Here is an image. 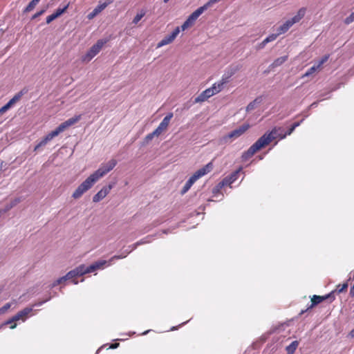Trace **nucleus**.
<instances>
[{
	"label": "nucleus",
	"mask_w": 354,
	"mask_h": 354,
	"mask_svg": "<svg viewBox=\"0 0 354 354\" xmlns=\"http://www.w3.org/2000/svg\"><path fill=\"white\" fill-rule=\"evenodd\" d=\"M268 145L267 139L259 138L247 151H244L241 156L243 160H248L257 151L261 148Z\"/></svg>",
	"instance_id": "obj_3"
},
{
	"label": "nucleus",
	"mask_w": 354,
	"mask_h": 354,
	"mask_svg": "<svg viewBox=\"0 0 354 354\" xmlns=\"http://www.w3.org/2000/svg\"><path fill=\"white\" fill-rule=\"evenodd\" d=\"M107 42L106 39H99L96 44L92 46L88 52L86 54V57L89 58V59H92L94 56H95L102 49L103 46Z\"/></svg>",
	"instance_id": "obj_8"
},
{
	"label": "nucleus",
	"mask_w": 354,
	"mask_h": 354,
	"mask_svg": "<svg viewBox=\"0 0 354 354\" xmlns=\"http://www.w3.org/2000/svg\"><path fill=\"white\" fill-rule=\"evenodd\" d=\"M204 12V8L201 6L194 12H193L185 21L189 22V25L192 26L194 24L195 21L198 19V17Z\"/></svg>",
	"instance_id": "obj_12"
},
{
	"label": "nucleus",
	"mask_w": 354,
	"mask_h": 354,
	"mask_svg": "<svg viewBox=\"0 0 354 354\" xmlns=\"http://www.w3.org/2000/svg\"><path fill=\"white\" fill-rule=\"evenodd\" d=\"M292 26V24L289 21H286L284 24H283L281 26H280L278 29L277 32L279 35L283 34L286 32L288 30V29Z\"/></svg>",
	"instance_id": "obj_21"
},
{
	"label": "nucleus",
	"mask_w": 354,
	"mask_h": 354,
	"mask_svg": "<svg viewBox=\"0 0 354 354\" xmlns=\"http://www.w3.org/2000/svg\"><path fill=\"white\" fill-rule=\"evenodd\" d=\"M146 10L144 9H142L139 13H138V15H140L142 18L145 15Z\"/></svg>",
	"instance_id": "obj_58"
},
{
	"label": "nucleus",
	"mask_w": 354,
	"mask_h": 354,
	"mask_svg": "<svg viewBox=\"0 0 354 354\" xmlns=\"http://www.w3.org/2000/svg\"><path fill=\"white\" fill-rule=\"evenodd\" d=\"M304 121V119H302L301 120H300L299 122H296L295 123H293L291 126L293 127V128H296L297 127H299L301 123Z\"/></svg>",
	"instance_id": "obj_55"
},
{
	"label": "nucleus",
	"mask_w": 354,
	"mask_h": 354,
	"mask_svg": "<svg viewBox=\"0 0 354 354\" xmlns=\"http://www.w3.org/2000/svg\"><path fill=\"white\" fill-rule=\"evenodd\" d=\"M262 102V97L259 96L255 98L252 102H250L246 106V111H251L255 109V107L260 104Z\"/></svg>",
	"instance_id": "obj_19"
},
{
	"label": "nucleus",
	"mask_w": 354,
	"mask_h": 354,
	"mask_svg": "<svg viewBox=\"0 0 354 354\" xmlns=\"http://www.w3.org/2000/svg\"><path fill=\"white\" fill-rule=\"evenodd\" d=\"M242 170V167H239L236 171H233L231 174L228 175L227 176L225 177L223 180L225 183L226 185H230L234 182H235L239 177V173Z\"/></svg>",
	"instance_id": "obj_10"
},
{
	"label": "nucleus",
	"mask_w": 354,
	"mask_h": 354,
	"mask_svg": "<svg viewBox=\"0 0 354 354\" xmlns=\"http://www.w3.org/2000/svg\"><path fill=\"white\" fill-rule=\"evenodd\" d=\"M304 14H305V10L304 8H301L299 10L297 15L300 17V19H301V18L304 16Z\"/></svg>",
	"instance_id": "obj_52"
},
{
	"label": "nucleus",
	"mask_w": 354,
	"mask_h": 354,
	"mask_svg": "<svg viewBox=\"0 0 354 354\" xmlns=\"http://www.w3.org/2000/svg\"><path fill=\"white\" fill-rule=\"evenodd\" d=\"M64 130L59 124L55 130L48 133L35 147L34 151H38L41 147L45 146L48 142L53 140L55 136H57L60 133Z\"/></svg>",
	"instance_id": "obj_4"
},
{
	"label": "nucleus",
	"mask_w": 354,
	"mask_h": 354,
	"mask_svg": "<svg viewBox=\"0 0 354 354\" xmlns=\"http://www.w3.org/2000/svg\"><path fill=\"white\" fill-rule=\"evenodd\" d=\"M299 345L298 341H293L292 343L286 347V351L288 354H293Z\"/></svg>",
	"instance_id": "obj_22"
},
{
	"label": "nucleus",
	"mask_w": 354,
	"mask_h": 354,
	"mask_svg": "<svg viewBox=\"0 0 354 354\" xmlns=\"http://www.w3.org/2000/svg\"><path fill=\"white\" fill-rule=\"evenodd\" d=\"M195 182L196 181L193 180L192 177H190L183 186L181 190V194H185L187 192H188V190L191 188V187Z\"/></svg>",
	"instance_id": "obj_23"
},
{
	"label": "nucleus",
	"mask_w": 354,
	"mask_h": 354,
	"mask_svg": "<svg viewBox=\"0 0 354 354\" xmlns=\"http://www.w3.org/2000/svg\"><path fill=\"white\" fill-rule=\"evenodd\" d=\"M131 251L129 252H127L126 254H121V255H114L113 257H112L109 261L110 262H112L113 261L115 260V259H123V258H125L127 254L130 252Z\"/></svg>",
	"instance_id": "obj_39"
},
{
	"label": "nucleus",
	"mask_w": 354,
	"mask_h": 354,
	"mask_svg": "<svg viewBox=\"0 0 354 354\" xmlns=\"http://www.w3.org/2000/svg\"><path fill=\"white\" fill-rule=\"evenodd\" d=\"M203 176L199 170H197L191 177L196 181L198 179Z\"/></svg>",
	"instance_id": "obj_44"
},
{
	"label": "nucleus",
	"mask_w": 354,
	"mask_h": 354,
	"mask_svg": "<svg viewBox=\"0 0 354 354\" xmlns=\"http://www.w3.org/2000/svg\"><path fill=\"white\" fill-rule=\"evenodd\" d=\"M329 55H324L322 57V59L319 61L317 64V67L319 68L322 64H324L328 59Z\"/></svg>",
	"instance_id": "obj_42"
},
{
	"label": "nucleus",
	"mask_w": 354,
	"mask_h": 354,
	"mask_svg": "<svg viewBox=\"0 0 354 354\" xmlns=\"http://www.w3.org/2000/svg\"><path fill=\"white\" fill-rule=\"evenodd\" d=\"M173 113H168L162 120V122L159 124L158 127L156 129L158 132L161 134L164 131H165L169 124L171 119L173 118Z\"/></svg>",
	"instance_id": "obj_9"
},
{
	"label": "nucleus",
	"mask_w": 354,
	"mask_h": 354,
	"mask_svg": "<svg viewBox=\"0 0 354 354\" xmlns=\"http://www.w3.org/2000/svg\"><path fill=\"white\" fill-rule=\"evenodd\" d=\"M39 1L40 0H32L25 8L24 12H28L32 10Z\"/></svg>",
	"instance_id": "obj_26"
},
{
	"label": "nucleus",
	"mask_w": 354,
	"mask_h": 354,
	"mask_svg": "<svg viewBox=\"0 0 354 354\" xmlns=\"http://www.w3.org/2000/svg\"><path fill=\"white\" fill-rule=\"evenodd\" d=\"M82 268H81V265L75 268V269L69 271L66 275L65 277L66 279H71L76 277L82 276Z\"/></svg>",
	"instance_id": "obj_14"
},
{
	"label": "nucleus",
	"mask_w": 354,
	"mask_h": 354,
	"mask_svg": "<svg viewBox=\"0 0 354 354\" xmlns=\"http://www.w3.org/2000/svg\"><path fill=\"white\" fill-rule=\"evenodd\" d=\"M226 186L223 180H222L220 183H218L213 189L212 193L216 194L220 192V190L224 187Z\"/></svg>",
	"instance_id": "obj_28"
},
{
	"label": "nucleus",
	"mask_w": 354,
	"mask_h": 354,
	"mask_svg": "<svg viewBox=\"0 0 354 354\" xmlns=\"http://www.w3.org/2000/svg\"><path fill=\"white\" fill-rule=\"evenodd\" d=\"M263 42L266 45L268 43L270 42L268 37H267L266 39L263 40Z\"/></svg>",
	"instance_id": "obj_62"
},
{
	"label": "nucleus",
	"mask_w": 354,
	"mask_h": 354,
	"mask_svg": "<svg viewBox=\"0 0 354 354\" xmlns=\"http://www.w3.org/2000/svg\"><path fill=\"white\" fill-rule=\"evenodd\" d=\"M180 30H181L180 29V27H178H178H176V28L173 30V32H172L171 34H169V35H171V37L174 39H175V38H176V37H177V35L179 34V32H180Z\"/></svg>",
	"instance_id": "obj_43"
},
{
	"label": "nucleus",
	"mask_w": 354,
	"mask_h": 354,
	"mask_svg": "<svg viewBox=\"0 0 354 354\" xmlns=\"http://www.w3.org/2000/svg\"><path fill=\"white\" fill-rule=\"evenodd\" d=\"M106 263H107V261L105 260H100V261H97L92 263L91 265H90L88 266H86L85 265L82 264L81 268H82L83 275L86 273H90V272H94L97 269L102 268L103 267V266L106 264Z\"/></svg>",
	"instance_id": "obj_7"
},
{
	"label": "nucleus",
	"mask_w": 354,
	"mask_h": 354,
	"mask_svg": "<svg viewBox=\"0 0 354 354\" xmlns=\"http://www.w3.org/2000/svg\"><path fill=\"white\" fill-rule=\"evenodd\" d=\"M138 242H140V245H141V244L146 243H147L148 241H145V240H143V239H142V240H141V241H139Z\"/></svg>",
	"instance_id": "obj_64"
},
{
	"label": "nucleus",
	"mask_w": 354,
	"mask_h": 354,
	"mask_svg": "<svg viewBox=\"0 0 354 354\" xmlns=\"http://www.w3.org/2000/svg\"><path fill=\"white\" fill-rule=\"evenodd\" d=\"M113 188V185L109 184L108 185L104 186L100 190L104 194L105 196L110 192L111 189Z\"/></svg>",
	"instance_id": "obj_35"
},
{
	"label": "nucleus",
	"mask_w": 354,
	"mask_h": 354,
	"mask_svg": "<svg viewBox=\"0 0 354 354\" xmlns=\"http://www.w3.org/2000/svg\"><path fill=\"white\" fill-rule=\"evenodd\" d=\"M80 118H81L80 115H75L73 118L68 119L65 122H62V124H60V125L62 127L64 130H65L66 128H68V127L73 125L76 122H77L80 120Z\"/></svg>",
	"instance_id": "obj_15"
},
{
	"label": "nucleus",
	"mask_w": 354,
	"mask_h": 354,
	"mask_svg": "<svg viewBox=\"0 0 354 354\" xmlns=\"http://www.w3.org/2000/svg\"><path fill=\"white\" fill-rule=\"evenodd\" d=\"M319 68L317 67V66L315 65V66H313L312 67H310V68H308L307 70V71L304 74L303 77H308L310 75H311L312 74H313Z\"/></svg>",
	"instance_id": "obj_31"
},
{
	"label": "nucleus",
	"mask_w": 354,
	"mask_h": 354,
	"mask_svg": "<svg viewBox=\"0 0 354 354\" xmlns=\"http://www.w3.org/2000/svg\"><path fill=\"white\" fill-rule=\"evenodd\" d=\"M325 300L326 299L324 296L313 295V297L311 298V304L306 310H302L300 313V315L304 314L308 310L313 308L314 306H317V304Z\"/></svg>",
	"instance_id": "obj_11"
},
{
	"label": "nucleus",
	"mask_w": 354,
	"mask_h": 354,
	"mask_svg": "<svg viewBox=\"0 0 354 354\" xmlns=\"http://www.w3.org/2000/svg\"><path fill=\"white\" fill-rule=\"evenodd\" d=\"M116 165L117 160L115 159H111L106 164L102 165L97 170L91 174L77 187L73 193L72 197L75 199L80 198L86 191L90 189L100 178L111 171Z\"/></svg>",
	"instance_id": "obj_1"
},
{
	"label": "nucleus",
	"mask_w": 354,
	"mask_h": 354,
	"mask_svg": "<svg viewBox=\"0 0 354 354\" xmlns=\"http://www.w3.org/2000/svg\"><path fill=\"white\" fill-rule=\"evenodd\" d=\"M55 19H57V18L54 16V14H52L46 17V23L50 24L51 21H53Z\"/></svg>",
	"instance_id": "obj_49"
},
{
	"label": "nucleus",
	"mask_w": 354,
	"mask_h": 354,
	"mask_svg": "<svg viewBox=\"0 0 354 354\" xmlns=\"http://www.w3.org/2000/svg\"><path fill=\"white\" fill-rule=\"evenodd\" d=\"M146 10L144 9H142L139 13H138V15H140L142 18L145 15Z\"/></svg>",
	"instance_id": "obj_59"
},
{
	"label": "nucleus",
	"mask_w": 354,
	"mask_h": 354,
	"mask_svg": "<svg viewBox=\"0 0 354 354\" xmlns=\"http://www.w3.org/2000/svg\"><path fill=\"white\" fill-rule=\"evenodd\" d=\"M24 95V93L22 91L17 93L12 99H10L6 104L5 106L6 108L10 109L16 102H17L22 95Z\"/></svg>",
	"instance_id": "obj_17"
},
{
	"label": "nucleus",
	"mask_w": 354,
	"mask_h": 354,
	"mask_svg": "<svg viewBox=\"0 0 354 354\" xmlns=\"http://www.w3.org/2000/svg\"><path fill=\"white\" fill-rule=\"evenodd\" d=\"M263 42L266 45L268 43L270 42L268 37H267L266 39L263 40Z\"/></svg>",
	"instance_id": "obj_61"
},
{
	"label": "nucleus",
	"mask_w": 354,
	"mask_h": 354,
	"mask_svg": "<svg viewBox=\"0 0 354 354\" xmlns=\"http://www.w3.org/2000/svg\"><path fill=\"white\" fill-rule=\"evenodd\" d=\"M347 288H348V284L346 283H345L342 285L339 284L335 290H337L336 292L341 293V292L346 291Z\"/></svg>",
	"instance_id": "obj_33"
},
{
	"label": "nucleus",
	"mask_w": 354,
	"mask_h": 354,
	"mask_svg": "<svg viewBox=\"0 0 354 354\" xmlns=\"http://www.w3.org/2000/svg\"><path fill=\"white\" fill-rule=\"evenodd\" d=\"M300 20H301L300 17H299L296 15L295 16H294L292 19H289L288 21H289V22H290V24L292 26L294 24L299 22Z\"/></svg>",
	"instance_id": "obj_45"
},
{
	"label": "nucleus",
	"mask_w": 354,
	"mask_h": 354,
	"mask_svg": "<svg viewBox=\"0 0 354 354\" xmlns=\"http://www.w3.org/2000/svg\"><path fill=\"white\" fill-rule=\"evenodd\" d=\"M140 245V242H136V243L133 244L132 245H130L129 247L131 248V250H133Z\"/></svg>",
	"instance_id": "obj_57"
},
{
	"label": "nucleus",
	"mask_w": 354,
	"mask_h": 354,
	"mask_svg": "<svg viewBox=\"0 0 354 354\" xmlns=\"http://www.w3.org/2000/svg\"><path fill=\"white\" fill-rule=\"evenodd\" d=\"M106 196L100 190L96 194H95L93 197V201L94 203H97L104 198Z\"/></svg>",
	"instance_id": "obj_27"
},
{
	"label": "nucleus",
	"mask_w": 354,
	"mask_h": 354,
	"mask_svg": "<svg viewBox=\"0 0 354 354\" xmlns=\"http://www.w3.org/2000/svg\"><path fill=\"white\" fill-rule=\"evenodd\" d=\"M295 128H293L292 126L288 129L287 131H283V135L281 136V139L285 138L287 136H290L294 131Z\"/></svg>",
	"instance_id": "obj_40"
},
{
	"label": "nucleus",
	"mask_w": 354,
	"mask_h": 354,
	"mask_svg": "<svg viewBox=\"0 0 354 354\" xmlns=\"http://www.w3.org/2000/svg\"><path fill=\"white\" fill-rule=\"evenodd\" d=\"M208 98L206 97V95L204 94L203 91L194 99V103H200L205 102Z\"/></svg>",
	"instance_id": "obj_29"
},
{
	"label": "nucleus",
	"mask_w": 354,
	"mask_h": 354,
	"mask_svg": "<svg viewBox=\"0 0 354 354\" xmlns=\"http://www.w3.org/2000/svg\"><path fill=\"white\" fill-rule=\"evenodd\" d=\"M354 21V14L352 12L348 17H347L344 19V23L346 24H350L351 23Z\"/></svg>",
	"instance_id": "obj_41"
},
{
	"label": "nucleus",
	"mask_w": 354,
	"mask_h": 354,
	"mask_svg": "<svg viewBox=\"0 0 354 354\" xmlns=\"http://www.w3.org/2000/svg\"><path fill=\"white\" fill-rule=\"evenodd\" d=\"M191 26L189 25V22H187V21H185L183 24L182 26L180 27V29L181 30H186L187 28L190 27Z\"/></svg>",
	"instance_id": "obj_47"
},
{
	"label": "nucleus",
	"mask_w": 354,
	"mask_h": 354,
	"mask_svg": "<svg viewBox=\"0 0 354 354\" xmlns=\"http://www.w3.org/2000/svg\"><path fill=\"white\" fill-rule=\"evenodd\" d=\"M68 7V5H66V6H64L63 8H58L56 10V11L53 13L54 14V16L57 18L59 17V16H61L64 12H65V11L67 10Z\"/></svg>",
	"instance_id": "obj_32"
},
{
	"label": "nucleus",
	"mask_w": 354,
	"mask_h": 354,
	"mask_svg": "<svg viewBox=\"0 0 354 354\" xmlns=\"http://www.w3.org/2000/svg\"><path fill=\"white\" fill-rule=\"evenodd\" d=\"M221 0H209L207 1L205 4H204L203 6H201L203 8H204V10H207L208 8H209L213 4L220 1Z\"/></svg>",
	"instance_id": "obj_36"
},
{
	"label": "nucleus",
	"mask_w": 354,
	"mask_h": 354,
	"mask_svg": "<svg viewBox=\"0 0 354 354\" xmlns=\"http://www.w3.org/2000/svg\"><path fill=\"white\" fill-rule=\"evenodd\" d=\"M288 59V56H282L280 57L277 58L269 66L270 69H273L276 67H278L281 65H282L285 62H286Z\"/></svg>",
	"instance_id": "obj_18"
},
{
	"label": "nucleus",
	"mask_w": 354,
	"mask_h": 354,
	"mask_svg": "<svg viewBox=\"0 0 354 354\" xmlns=\"http://www.w3.org/2000/svg\"><path fill=\"white\" fill-rule=\"evenodd\" d=\"M279 35V34L277 32L276 34H271L269 36H268L270 41H272L277 39V37Z\"/></svg>",
	"instance_id": "obj_48"
},
{
	"label": "nucleus",
	"mask_w": 354,
	"mask_h": 354,
	"mask_svg": "<svg viewBox=\"0 0 354 354\" xmlns=\"http://www.w3.org/2000/svg\"><path fill=\"white\" fill-rule=\"evenodd\" d=\"M174 39L171 37L170 35L165 36L157 45L158 48L162 47L167 44L171 43Z\"/></svg>",
	"instance_id": "obj_24"
},
{
	"label": "nucleus",
	"mask_w": 354,
	"mask_h": 354,
	"mask_svg": "<svg viewBox=\"0 0 354 354\" xmlns=\"http://www.w3.org/2000/svg\"><path fill=\"white\" fill-rule=\"evenodd\" d=\"M336 291H337V290H333V291H332V292H330V293H328V294H327V295H324V297H325V299H326H326H329L330 302H331V301H334V300H335V294Z\"/></svg>",
	"instance_id": "obj_37"
},
{
	"label": "nucleus",
	"mask_w": 354,
	"mask_h": 354,
	"mask_svg": "<svg viewBox=\"0 0 354 354\" xmlns=\"http://www.w3.org/2000/svg\"><path fill=\"white\" fill-rule=\"evenodd\" d=\"M141 19H142V17H141L140 15H138L137 14V15L135 16V17L133 18V21H132V22H133V24H137Z\"/></svg>",
	"instance_id": "obj_50"
},
{
	"label": "nucleus",
	"mask_w": 354,
	"mask_h": 354,
	"mask_svg": "<svg viewBox=\"0 0 354 354\" xmlns=\"http://www.w3.org/2000/svg\"><path fill=\"white\" fill-rule=\"evenodd\" d=\"M67 279L65 277V276H63V277L57 279V280H55L51 285H50V288H53L57 286V285L61 284L62 283H63L64 281H65Z\"/></svg>",
	"instance_id": "obj_30"
},
{
	"label": "nucleus",
	"mask_w": 354,
	"mask_h": 354,
	"mask_svg": "<svg viewBox=\"0 0 354 354\" xmlns=\"http://www.w3.org/2000/svg\"><path fill=\"white\" fill-rule=\"evenodd\" d=\"M283 135V129L281 127H274L271 131L264 133L260 139L266 138L268 140V145H269L273 140L277 138L281 139V136Z\"/></svg>",
	"instance_id": "obj_5"
},
{
	"label": "nucleus",
	"mask_w": 354,
	"mask_h": 354,
	"mask_svg": "<svg viewBox=\"0 0 354 354\" xmlns=\"http://www.w3.org/2000/svg\"><path fill=\"white\" fill-rule=\"evenodd\" d=\"M265 46H266V44H265L263 42V41H262L261 43H259V44L257 46L256 48H257V50H261V49H263Z\"/></svg>",
	"instance_id": "obj_53"
},
{
	"label": "nucleus",
	"mask_w": 354,
	"mask_h": 354,
	"mask_svg": "<svg viewBox=\"0 0 354 354\" xmlns=\"http://www.w3.org/2000/svg\"><path fill=\"white\" fill-rule=\"evenodd\" d=\"M160 135V134L158 132V131H156L155 129L153 132L147 134L145 136V138H144L143 142H142V145L145 146V145H148L149 143V142H151L154 137H158Z\"/></svg>",
	"instance_id": "obj_20"
},
{
	"label": "nucleus",
	"mask_w": 354,
	"mask_h": 354,
	"mask_svg": "<svg viewBox=\"0 0 354 354\" xmlns=\"http://www.w3.org/2000/svg\"><path fill=\"white\" fill-rule=\"evenodd\" d=\"M249 127L250 126L248 124H243L225 136L223 137V140L227 142L228 139L237 138L243 135L249 129Z\"/></svg>",
	"instance_id": "obj_6"
},
{
	"label": "nucleus",
	"mask_w": 354,
	"mask_h": 354,
	"mask_svg": "<svg viewBox=\"0 0 354 354\" xmlns=\"http://www.w3.org/2000/svg\"><path fill=\"white\" fill-rule=\"evenodd\" d=\"M214 88H212V86L203 91L204 94L206 95V97H207V98H209L210 97L216 94L214 91Z\"/></svg>",
	"instance_id": "obj_34"
},
{
	"label": "nucleus",
	"mask_w": 354,
	"mask_h": 354,
	"mask_svg": "<svg viewBox=\"0 0 354 354\" xmlns=\"http://www.w3.org/2000/svg\"><path fill=\"white\" fill-rule=\"evenodd\" d=\"M46 12V9L41 10L40 11L36 12L34 15L32 17V19H35L37 18L38 17L42 15Z\"/></svg>",
	"instance_id": "obj_46"
},
{
	"label": "nucleus",
	"mask_w": 354,
	"mask_h": 354,
	"mask_svg": "<svg viewBox=\"0 0 354 354\" xmlns=\"http://www.w3.org/2000/svg\"><path fill=\"white\" fill-rule=\"evenodd\" d=\"M213 169V163L212 162H209L207 165H205L202 168L199 169L198 170L201 171V174L203 176L207 174V173L210 172Z\"/></svg>",
	"instance_id": "obj_25"
},
{
	"label": "nucleus",
	"mask_w": 354,
	"mask_h": 354,
	"mask_svg": "<svg viewBox=\"0 0 354 354\" xmlns=\"http://www.w3.org/2000/svg\"><path fill=\"white\" fill-rule=\"evenodd\" d=\"M32 308L31 307H27L24 308L23 310L19 311L15 315H14V319L16 321H19L24 317H26L30 313H31Z\"/></svg>",
	"instance_id": "obj_16"
},
{
	"label": "nucleus",
	"mask_w": 354,
	"mask_h": 354,
	"mask_svg": "<svg viewBox=\"0 0 354 354\" xmlns=\"http://www.w3.org/2000/svg\"><path fill=\"white\" fill-rule=\"evenodd\" d=\"M107 6V3H104L102 4L97 5L93 10L91 12L88 16L87 18L88 19H93L95 16H97L99 13H100L104 9L106 8Z\"/></svg>",
	"instance_id": "obj_13"
},
{
	"label": "nucleus",
	"mask_w": 354,
	"mask_h": 354,
	"mask_svg": "<svg viewBox=\"0 0 354 354\" xmlns=\"http://www.w3.org/2000/svg\"><path fill=\"white\" fill-rule=\"evenodd\" d=\"M119 346V344L118 343H115V344H112L111 346H110V348H118Z\"/></svg>",
	"instance_id": "obj_60"
},
{
	"label": "nucleus",
	"mask_w": 354,
	"mask_h": 354,
	"mask_svg": "<svg viewBox=\"0 0 354 354\" xmlns=\"http://www.w3.org/2000/svg\"><path fill=\"white\" fill-rule=\"evenodd\" d=\"M17 322L15 319H14V317H12L10 319H8L4 322V325H8L11 324L14 322Z\"/></svg>",
	"instance_id": "obj_51"
},
{
	"label": "nucleus",
	"mask_w": 354,
	"mask_h": 354,
	"mask_svg": "<svg viewBox=\"0 0 354 354\" xmlns=\"http://www.w3.org/2000/svg\"><path fill=\"white\" fill-rule=\"evenodd\" d=\"M239 68L240 67L239 66H231L228 68L226 73L222 76L221 80L212 85V88H214V91L216 94L223 89V84L227 83L229 82V79L234 75Z\"/></svg>",
	"instance_id": "obj_2"
},
{
	"label": "nucleus",
	"mask_w": 354,
	"mask_h": 354,
	"mask_svg": "<svg viewBox=\"0 0 354 354\" xmlns=\"http://www.w3.org/2000/svg\"><path fill=\"white\" fill-rule=\"evenodd\" d=\"M8 110V108L4 105L0 109V115L4 113Z\"/></svg>",
	"instance_id": "obj_56"
},
{
	"label": "nucleus",
	"mask_w": 354,
	"mask_h": 354,
	"mask_svg": "<svg viewBox=\"0 0 354 354\" xmlns=\"http://www.w3.org/2000/svg\"><path fill=\"white\" fill-rule=\"evenodd\" d=\"M349 335L351 337H354V328L350 331Z\"/></svg>",
	"instance_id": "obj_63"
},
{
	"label": "nucleus",
	"mask_w": 354,
	"mask_h": 354,
	"mask_svg": "<svg viewBox=\"0 0 354 354\" xmlns=\"http://www.w3.org/2000/svg\"><path fill=\"white\" fill-rule=\"evenodd\" d=\"M11 307V303H7L0 308V315L4 314Z\"/></svg>",
	"instance_id": "obj_38"
},
{
	"label": "nucleus",
	"mask_w": 354,
	"mask_h": 354,
	"mask_svg": "<svg viewBox=\"0 0 354 354\" xmlns=\"http://www.w3.org/2000/svg\"><path fill=\"white\" fill-rule=\"evenodd\" d=\"M51 299V296H49L47 299H46L45 300H43L41 301H39L37 304H36L35 305L36 306H41L43 304H44L45 302L49 301L50 299Z\"/></svg>",
	"instance_id": "obj_54"
}]
</instances>
